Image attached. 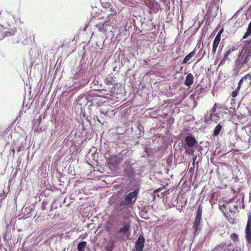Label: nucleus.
Instances as JSON below:
<instances>
[{
	"mask_svg": "<svg viewBox=\"0 0 251 251\" xmlns=\"http://www.w3.org/2000/svg\"><path fill=\"white\" fill-rule=\"evenodd\" d=\"M224 29L223 27L221 29H220V30L219 31L223 34V33L224 32Z\"/></svg>",
	"mask_w": 251,
	"mask_h": 251,
	"instance_id": "nucleus-45",
	"label": "nucleus"
},
{
	"mask_svg": "<svg viewBox=\"0 0 251 251\" xmlns=\"http://www.w3.org/2000/svg\"><path fill=\"white\" fill-rule=\"evenodd\" d=\"M113 79L111 78H106L105 80V82L108 85L112 84H113Z\"/></svg>",
	"mask_w": 251,
	"mask_h": 251,
	"instance_id": "nucleus-33",
	"label": "nucleus"
},
{
	"mask_svg": "<svg viewBox=\"0 0 251 251\" xmlns=\"http://www.w3.org/2000/svg\"><path fill=\"white\" fill-rule=\"evenodd\" d=\"M163 187H161V188H158L157 189H156L154 191V193H156L157 192H158L161 191L163 189Z\"/></svg>",
	"mask_w": 251,
	"mask_h": 251,
	"instance_id": "nucleus-39",
	"label": "nucleus"
},
{
	"mask_svg": "<svg viewBox=\"0 0 251 251\" xmlns=\"http://www.w3.org/2000/svg\"><path fill=\"white\" fill-rule=\"evenodd\" d=\"M199 205L193 225V227L195 229V234H196V232H198L200 230V228H199V226L201 219V214L202 212V206H201V204Z\"/></svg>",
	"mask_w": 251,
	"mask_h": 251,
	"instance_id": "nucleus-4",
	"label": "nucleus"
},
{
	"mask_svg": "<svg viewBox=\"0 0 251 251\" xmlns=\"http://www.w3.org/2000/svg\"><path fill=\"white\" fill-rule=\"evenodd\" d=\"M185 141L187 146L189 147H192L196 143V140L195 138L192 136H187L185 138Z\"/></svg>",
	"mask_w": 251,
	"mask_h": 251,
	"instance_id": "nucleus-12",
	"label": "nucleus"
},
{
	"mask_svg": "<svg viewBox=\"0 0 251 251\" xmlns=\"http://www.w3.org/2000/svg\"><path fill=\"white\" fill-rule=\"evenodd\" d=\"M211 191L212 192V195H214V196L216 195V194L215 193V192H213V190H211Z\"/></svg>",
	"mask_w": 251,
	"mask_h": 251,
	"instance_id": "nucleus-49",
	"label": "nucleus"
},
{
	"mask_svg": "<svg viewBox=\"0 0 251 251\" xmlns=\"http://www.w3.org/2000/svg\"><path fill=\"white\" fill-rule=\"evenodd\" d=\"M236 117L238 118V119H239V115H236Z\"/></svg>",
	"mask_w": 251,
	"mask_h": 251,
	"instance_id": "nucleus-51",
	"label": "nucleus"
},
{
	"mask_svg": "<svg viewBox=\"0 0 251 251\" xmlns=\"http://www.w3.org/2000/svg\"><path fill=\"white\" fill-rule=\"evenodd\" d=\"M230 237L231 239L234 242H236L238 241L239 236L236 233H233L231 234L230 235Z\"/></svg>",
	"mask_w": 251,
	"mask_h": 251,
	"instance_id": "nucleus-25",
	"label": "nucleus"
},
{
	"mask_svg": "<svg viewBox=\"0 0 251 251\" xmlns=\"http://www.w3.org/2000/svg\"><path fill=\"white\" fill-rule=\"evenodd\" d=\"M243 80V84L247 86L248 85L251 84V75L249 74L242 77L240 80Z\"/></svg>",
	"mask_w": 251,
	"mask_h": 251,
	"instance_id": "nucleus-18",
	"label": "nucleus"
},
{
	"mask_svg": "<svg viewBox=\"0 0 251 251\" xmlns=\"http://www.w3.org/2000/svg\"><path fill=\"white\" fill-rule=\"evenodd\" d=\"M215 9V11L217 10V7L213 4L210 3L208 5L207 3L205 4V9H207L206 13L205 14V28H206V25L210 26V24L213 22L214 18L216 17V14L215 11H213V9Z\"/></svg>",
	"mask_w": 251,
	"mask_h": 251,
	"instance_id": "nucleus-2",
	"label": "nucleus"
},
{
	"mask_svg": "<svg viewBox=\"0 0 251 251\" xmlns=\"http://www.w3.org/2000/svg\"><path fill=\"white\" fill-rule=\"evenodd\" d=\"M245 65H247L249 68H251V61L250 62L249 61L248 63L245 64Z\"/></svg>",
	"mask_w": 251,
	"mask_h": 251,
	"instance_id": "nucleus-41",
	"label": "nucleus"
},
{
	"mask_svg": "<svg viewBox=\"0 0 251 251\" xmlns=\"http://www.w3.org/2000/svg\"><path fill=\"white\" fill-rule=\"evenodd\" d=\"M243 84V80H239L238 83V86L231 93L230 96L233 98H236L239 94V91L241 88L242 87Z\"/></svg>",
	"mask_w": 251,
	"mask_h": 251,
	"instance_id": "nucleus-11",
	"label": "nucleus"
},
{
	"mask_svg": "<svg viewBox=\"0 0 251 251\" xmlns=\"http://www.w3.org/2000/svg\"><path fill=\"white\" fill-rule=\"evenodd\" d=\"M96 26L97 28H98V30L100 32H102L105 33L107 30L106 26H104L103 23L102 24H97L96 25Z\"/></svg>",
	"mask_w": 251,
	"mask_h": 251,
	"instance_id": "nucleus-22",
	"label": "nucleus"
},
{
	"mask_svg": "<svg viewBox=\"0 0 251 251\" xmlns=\"http://www.w3.org/2000/svg\"><path fill=\"white\" fill-rule=\"evenodd\" d=\"M242 46L239 50V55L235 61L233 69L235 76L239 74L245 64L248 63L251 58V39L242 42Z\"/></svg>",
	"mask_w": 251,
	"mask_h": 251,
	"instance_id": "nucleus-1",
	"label": "nucleus"
},
{
	"mask_svg": "<svg viewBox=\"0 0 251 251\" xmlns=\"http://www.w3.org/2000/svg\"><path fill=\"white\" fill-rule=\"evenodd\" d=\"M248 134V136H249V138H250L251 139V127L250 128L249 131H248V133H247Z\"/></svg>",
	"mask_w": 251,
	"mask_h": 251,
	"instance_id": "nucleus-40",
	"label": "nucleus"
},
{
	"mask_svg": "<svg viewBox=\"0 0 251 251\" xmlns=\"http://www.w3.org/2000/svg\"><path fill=\"white\" fill-rule=\"evenodd\" d=\"M97 121L100 124L103 125V123L97 117Z\"/></svg>",
	"mask_w": 251,
	"mask_h": 251,
	"instance_id": "nucleus-44",
	"label": "nucleus"
},
{
	"mask_svg": "<svg viewBox=\"0 0 251 251\" xmlns=\"http://www.w3.org/2000/svg\"><path fill=\"white\" fill-rule=\"evenodd\" d=\"M217 119L214 120L213 117L206 116L205 114V128L206 127L213 126L214 123H217Z\"/></svg>",
	"mask_w": 251,
	"mask_h": 251,
	"instance_id": "nucleus-9",
	"label": "nucleus"
},
{
	"mask_svg": "<svg viewBox=\"0 0 251 251\" xmlns=\"http://www.w3.org/2000/svg\"><path fill=\"white\" fill-rule=\"evenodd\" d=\"M231 154H228L227 155H225V158L227 157V158H229V156Z\"/></svg>",
	"mask_w": 251,
	"mask_h": 251,
	"instance_id": "nucleus-48",
	"label": "nucleus"
},
{
	"mask_svg": "<svg viewBox=\"0 0 251 251\" xmlns=\"http://www.w3.org/2000/svg\"><path fill=\"white\" fill-rule=\"evenodd\" d=\"M235 182H237V181H238V178H237V177H236V178H235Z\"/></svg>",
	"mask_w": 251,
	"mask_h": 251,
	"instance_id": "nucleus-50",
	"label": "nucleus"
},
{
	"mask_svg": "<svg viewBox=\"0 0 251 251\" xmlns=\"http://www.w3.org/2000/svg\"><path fill=\"white\" fill-rule=\"evenodd\" d=\"M248 145L249 146V148H251V139H248Z\"/></svg>",
	"mask_w": 251,
	"mask_h": 251,
	"instance_id": "nucleus-38",
	"label": "nucleus"
},
{
	"mask_svg": "<svg viewBox=\"0 0 251 251\" xmlns=\"http://www.w3.org/2000/svg\"><path fill=\"white\" fill-rule=\"evenodd\" d=\"M241 45L242 44H240L239 42H238L236 44H234V45L231 47H229L228 50L232 52V51L237 50L239 47L241 46Z\"/></svg>",
	"mask_w": 251,
	"mask_h": 251,
	"instance_id": "nucleus-24",
	"label": "nucleus"
},
{
	"mask_svg": "<svg viewBox=\"0 0 251 251\" xmlns=\"http://www.w3.org/2000/svg\"><path fill=\"white\" fill-rule=\"evenodd\" d=\"M219 205V209L222 211V213L226 212V211L228 209L227 207V205H226L225 204H223L222 205Z\"/></svg>",
	"mask_w": 251,
	"mask_h": 251,
	"instance_id": "nucleus-27",
	"label": "nucleus"
},
{
	"mask_svg": "<svg viewBox=\"0 0 251 251\" xmlns=\"http://www.w3.org/2000/svg\"><path fill=\"white\" fill-rule=\"evenodd\" d=\"M228 211L229 212L232 213V217H234L235 214H236V211H237L238 212L239 211L238 210V205H234L233 206V207L232 208L231 207H229L228 208Z\"/></svg>",
	"mask_w": 251,
	"mask_h": 251,
	"instance_id": "nucleus-23",
	"label": "nucleus"
},
{
	"mask_svg": "<svg viewBox=\"0 0 251 251\" xmlns=\"http://www.w3.org/2000/svg\"><path fill=\"white\" fill-rule=\"evenodd\" d=\"M121 91H119V89L117 87V86L116 85L113 86L112 87H111L109 91V93H106V94L110 95V96H113L115 95H117Z\"/></svg>",
	"mask_w": 251,
	"mask_h": 251,
	"instance_id": "nucleus-19",
	"label": "nucleus"
},
{
	"mask_svg": "<svg viewBox=\"0 0 251 251\" xmlns=\"http://www.w3.org/2000/svg\"><path fill=\"white\" fill-rule=\"evenodd\" d=\"M222 109L223 106L219 103H216L214 104L213 107L209 111H207V115L208 116L215 117L216 116V111L217 109Z\"/></svg>",
	"mask_w": 251,
	"mask_h": 251,
	"instance_id": "nucleus-7",
	"label": "nucleus"
},
{
	"mask_svg": "<svg viewBox=\"0 0 251 251\" xmlns=\"http://www.w3.org/2000/svg\"><path fill=\"white\" fill-rule=\"evenodd\" d=\"M242 23V21L241 22L238 21L236 22L233 26V30H236L238 28L242 26L243 24Z\"/></svg>",
	"mask_w": 251,
	"mask_h": 251,
	"instance_id": "nucleus-28",
	"label": "nucleus"
},
{
	"mask_svg": "<svg viewBox=\"0 0 251 251\" xmlns=\"http://www.w3.org/2000/svg\"><path fill=\"white\" fill-rule=\"evenodd\" d=\"M240 10H238L234 15L233 16H232V17L229 20L230 21L233 20V19H236L238 16L239 15V14H240Z\"/></svg>",
	"mask_w": 251,
	"mask_h": 251,
	"instance_id": "nucleus-34",
	"label": "nucleus"
},
{
	"mask_svg": "<svg viewBox=\"0 0 251 251\" xmlns=\"http://www.w3.org/2000/svg\"><path fill=\"white\" fill-rule=\"evenodd\" d=\"M231 51H229L228 49L225 52L223 57L222 58L219 66H222L225 63V62L228 59V56L231 53Z\"/></svg>",
	"mask_w": 251,
	"mask_h": 251,
	"instance_id": "nucleus-17",
	"label": "nucleus"
},
{
	"mask_svg": "<svg viewBox=\"0 0 251 251\" xmlns=\"http://www.w3.org/2000/svg\"><path fill=\"white\" fill-rule=\"evenodd\" d=\"M222 166L224 167L226 169L227 171H228V172H229L230 176H231L230 177H229V176H225V175H223L224 178L225 179H228V178H230L231 177L233 178L234 176L231 173V171H232L231 166L230 165H229L226 163H224L223 165H222Z\"/></svg>",
	"mask_w": 251,
	"mask_h": 251,
	"instance_id": "nucleus-13",
	"label": "nucleus"
},
{
	"mask_svg": "<svg viewBox=\"0 0 251 251\" xmlns=\"http://www.w3.org/2000/svg\"><path fill=\"white\" fill-rule=\"evenodd\" d=\"M145 238L142 235H140L135 243V249L136 251H142L144 247Z\"/></svg>",
	"mask_w": 251,
	"mask_h": 251,
	"instance_id": "nucleus-6",
	"label": "nucleus"
},
{
	"mask_svg": "<svg viewBox=\"0 0 251 251\" xmlns=\"http://www.w3.org/2000/svg\"><path fill=\"white\" fill-rule=\"evenodd\" d=\"M123 227L120 228L118 230V233H126L130 230V223L128 222H124L123 223Z\"/></svg>",
	"mask_w": 251,
	"mask_h": 251,
	"instance_id": "nucleus-10",
	"label": "nucleus"
},
{
	"mask_svg": "<svg viewBox=\"0 0 251 251\" xmlns=\"http://www.w3.org/2000/svg\"><path fill=\"white\" fill-rule=\"evenodd\" d=\"M222 33L220 32L219 31L218 32V33H217V34L216 35L217 36H220L221 37V35H222Z\"/></svg>",
	"mask_w": 251,
	"mask_h": 251,
	"instance_id": "nucleus-46",
	"label": "nucleus"
},
{
	"mask_svg": "<svg viewBox=\"0 0 251 251\" xmlns=\"http://www.w3.org/2000/svg\"><path fill=\"white\" fill-rule=\"evenodd\" d=\"M229 153V151H228L226 153H223V154L220 155L219 156V159L223 161L225 159V155H227Z\"/></svg>",
	"mask_w": 251,
	"mask_h": 251,
	"instance_id": "nucleus-35",
	"label": "nucleus"
},
{
	"mask_svg": "<svg viewBox=\"0 0 251 251\" xmlns=\"http://www.w3.org/2000/svg\"><path fill=\"white\" fill-rule=\"evenodd\" d=\"M87 236V233H85V234L82 236V239H85L86 237Z\"/></svg>",
	"mask_w": 251,
	"mask_h": 251,
	"instance_id": "nucleus-47",
	"label": "nucleus"
},
{
	"mask_svg": "<svg viewBox=\"0 0 251 251\" xmlns=\"http://www.w3.org/2000/svg\"><path fill=\"white\" fill-rule=\"evenodd\" d=\"M208 188H206V186L205 185V195L207 193V194H209L210 193V191H208Z\"/></svg>",
	"mask_w": 251,
	"mask_h": 251,
	"instance_id": "nucleus-42",
	"label": "nucleus"
},
{
	"mask_svg": "<svg viewBox=\"0 0 251 251\" xmlns=\"http://www.w3.org/2000/svg\"><path fill=\"white\" fill-rule=\"evenodd\" d=\"M194 82V76L191 74H188L186 77L184 84L187 86H191Z\"/></svg>",
	"mask_w": 251,
	"mask_h": 251,
	"instance_id": "nucleus-15",
	"label": "nucleus"
},
{
	"mask_svg": "<svg viewBox=\"0 0 251 251\" xmlns=\"http://www.w3.org/2000/svg\"><path fill=\"white\" fill-rule=\"evenodd\" d=\"M247 28L251 31V22H250V23H249V24L248 25V26Z\"/></svg>",
	"mask_w": 251,
	"mask_h": 251,
	"instance_id": "nucleus-43",
	"label": "nucleus"
},
{
	"mask_svg": "<svg viewBox=\"0 0 251 251\" xmlns=\"http://www.w3.org/2000/svg\"><path fill=\"white\" fill-rule=\"evenodd\" d=\"M224 48V44H222V43H221L219 46V50H218V54L221 53L222 52V50H223V48Z\"/></svg>",
	"mask_w": 251,
	"mask_h": 251,
	"instance_id": "nucleus-37",
	"label": "nucleus"
},
{
	"mask_svg": "<svg viewBox=\"0 0 251 251\" xmlns=\"http://www.w3.org/2000/svg\"><path fill=\"white\" fill-rule=\"evenodd\" d=\"M87 246V243L86 241H82L79 243L77 245V250L78 251H85V248Z\"/></svg>",
	"mask_w": 251,
	"mask_h": 251,
	"instance_id": "nucleus-21",
	"label": "nucleus"
},
{
	"mask_svg": "<svg viewBox=\"0 0 251 251\" xmlns=\"http://www.w3.org/2000/svg\"><path fill=\"white\" fill-rule=\"evenodd\" d=\"M251 35V31L247 29L246 32L244 33L243 36V39H246Z\"/></svg>",
	"mask_w": 251,
	"mask_h": 251,
	"instance_id": "nucleus-29",
	"label": "nucleus"
},
{
	"mask_svg": "<svg viewBox=\"0 0 251 251\" xmlns=\"http://www.w3.org/2000/svg\"><path fill=\"white\" fill-rule=\"evenodd\" d=\"M110 11L111 12V14H108V15H111L112 17H115L117 14L116 10L114 8H110Z\"/></svg>",
	"mask_w": 251,
	"mask_h": 251,
	"instance_id": "nucleus-30",
	"label": "nucleus"
},
{
	"mask_svg": "<svg viewBox=\"0 0 251 251\" xmlns=\"http://www.w3.org/2000/svg\"><path fill=\"white\" fill-rule=\"evenodd\" d=\"M221 37L220 36L216 35L214 39L213 43L217 44H219L220 42L221 41Z\"/></svg>",
	"mask_w": 251,
	"mask_h": 251,
	"instance_id": "nucleus-32",
	"label": "nucleus"
},
{
	"mask_svg": "<svg viewBox=\"0 0 251 251\" xmlns=\"http://www.w3.org/2000/svg\"><path fill=\"white\" fill-rule=\"evenodd\" d=\"M246 225L251 226V213L250 212L248 214V220Z\"/></svg>",
	"mask_w": 251,
	"mask_h": 251,
	"instance_id": "nucleus-36",
	"label": "nucleus"
},
{
	"mask_svg": "<svg viewBox=\"0 0 251 251\" xmlns=\"http://www.w3.org/2000/svg\"><path fill=\"white\" fill-rule=\"evenodd\" d=\"M209 203L211 204V202L210 201V200H209Z\"/></svg>",
	"mask_w": 251,
	"mask_h": 251,
	"instance_id": "nucleus-52",
	"label": "nucleus"
},
{
	"mask_svg": "<svg viewBox=\"0 0 251 251\" xmlns=\"http://www.w3.org/2000/svg\"><path fill=\"white\" fill-rule=\"evenodd\" d=\"M214 232V229H210L208 233L207 234V235L206 236H205V241L206 240H207V239L208 240H210V237L211 236V235L213 234Z\"/></svg>",
	"mask_w": 251,
	"mask_h": 251,
	"instance_id": "nucleus-26",
	"label": "nucleus"
},
{
	"mask_svg": "<svg viewBox=\"0 0 251 251\" xmlns=\"http://www.w3.org/2000/svg\"><path fill=\"white\" fill-rule=\"evenodd\" d=\"M116 17H112L111 15H108L106 20L103 23L104 26H106V28L111 25V24L113 23Z\"/></svg>",
	"mask_w": 251,
	"mask_h": 251,
	"instance_id": "nucleus-14",
	"label": "nucleus"
},
{
	"mask_svg": "<svg viewBox=\"0 0 251 251\" xmlns=\"http://www.w3.org/2000/svg\"><path fill=\"white\" fill-rule=\"evenodd\" d=\"M138 193V192L137 191L129 193L126 196L124 200L121 201L119 205L120 206H123L134 203L136 200Z\"/></svg>",
	"mask_w": 251,
	"mask_h": 251,
	"instance_id": "nucleus-3",
	"label": "nucleus"
},
{
	"mask_svg": "<svg viewBox=\"0 0 251 251\" xmlns=\"http://www.w3.org/2000/svg\"><path fill=\"white\" fill-rule=\"evenodd\" d=\"M245 234L247 243L248 244H251V226L246 225Z\"/></svg>",
	"mask_w": 251,
	"mask_h": 251,
	"instance_id": "nucleus-8",
	"label": "nucleus"
},
{
	"mask_svg": "<svg viewBox=\"0 0 251 251\" xmlns=\"http://www.w3.org/2000/svg\"><path fill=\"white\" fill-rule=\"evenodd\" d=\"M219 44L213 43L212 44V52L215 53L217 50Z\"/></svg>",
	"mask_w": 251,
	"mask_h": 251,
	"instance_id": "nucleus-31",
	"label": "nucleus"
},
{
	"mask_svg": "<svg viewBox=\"0 0 251 251\" xmlns=\"http://www.w3.org/2000/svg\"><path fill=\"white\" fill-rule=\"evenodd\" d=\"M224 217L227 219L230 223L234 224L235 222V218L233 217H231L230 215L229 214V212L227 211L223 213Z\"/></svg>",
	"mask_w": 251,
	"mask_h": 251,
	"instance_id": "nucleus-20",
	"label": "nucleus"
},
{
	"mask_svg": "<svg viewBox=\"0 0 251 251\" xmlns=\"http://www.w3.org/2000/svg\"><path fill=\"white\" fill-rule=\"evenodd\" d=\"M196 53V50H193L192 51H191L190 53H189L187 55L185 56V57L183 60L182 63H187L189 61L191 60L192 58L195 57Z\"/></svg>",
	"mask_w": 251,
	"mask_h": 251,
	"instance_id": "nucleus-16",
	"label": "nucleus"
},
{
	"mask_svg": "<svg viewBox=\"0 0 251 251\" xmlns=\"http://www.w3.org/2000/svg\"><path fill=\"white\" fill-rule=\"evenodd\" d=\"M224 124L223 122H219L215 127L212 132V135H210L212 140H215L216 138H218L219 135L222 136L224 133Z\"/></svg>",
	"mask_w": 251,
	"mask_h": 251,
	"instance_id": "nucleus-5",
	"label": "nucleus"
}]
</instances>
